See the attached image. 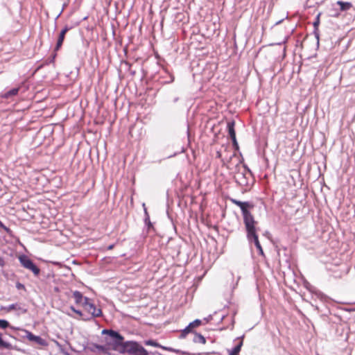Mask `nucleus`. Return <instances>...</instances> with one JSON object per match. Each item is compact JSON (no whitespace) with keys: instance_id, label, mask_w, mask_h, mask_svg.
Wrapping results in <instances>:
<instances>
[{"instance_id":"nucleus-1","label":"nucleus","mask_w":355,"mask_h":355,"mask_svg":"<svg viewBox=\"0 0 355 355\" xmlns=\"http://www.w3.org/2000/svg\"><path fill=\"white\" fill-rule=\"evenodd\" d=\"M234 172V179L238 184L241 187H245L250 186L252 173L250 170L245 165H241V162H239L235 166Z\"/></svg>"},{"instance_id":"nucleus-2","label":"nucleus","mask_w":355,"mask_h":355,"mask_svg":"<svg viewBox=\"0 0 355 355\" xmlns=\"http://www.w3.org/2000/svg\"><path fill=\"white\" fill-rule=\"evenodd\" d=\"M230 201L237 205L240 207L243 218V223L245 225V227H247L251 224L257 223V222L254 220V216L250 211V209H252L254 207V205L250 202H241L240 200H238L236 199L232 198L230 199Z\"/></svg>"},{"instance_id":"nucleus-3","label":"nucleus","mask_w":355,"mask_h":355,"mask_svg":"<svg viewBox=\"0 0 355 355\" xmlns=\"http://www.w3.org/2000/svg\"><path fill=\"white\" fill-rule=\"evenodd\" d=\"M121 346L123 352L130 355H148V352L137 342H123Z\"/></svg>"},{"instance_id":"nucleus-4","label":"nucleus","mask_w":355,"mask_h":355,"mask_svg":"<svg viewBox=\"0 0 355 355\" xmlns=\"http://www.w3.org/2000/svg\"><path fill=\"white\" fill-rule=\"evenodd\" d=\"M257 223L251 224L247 227H245L246 232H247V238L250 242H254L257 249L259 251V253L261 255H263V251L262 247L259 243L258 235L256 232L255 225Z\"/></svg>"},{"instance_id":"nucleus-5","label":"nucleus","mask_w":355,"mask_h":355,"mask_svg":"<svg viewBox=\"0 0 355 355\" xmlns=\"http://www.w3.org/2000/svg\"><path fill=\"white\" fill-rule=\"evenodd\" d=\"M82 306L85 310L90 315L88 317L90 319L98 318L102 315V311L101 309L96 307L94 303L88 297H85V302L82 303Z\"/></svg>"},{"instance_id":"nucleus-6","label":"nucleus","mask_w":355,"mask_h":355,"mask_svg":"<svg viewBox=\"0 0 355 355\" xmlns=\"http://www.w3.org/2000/svg\"><path fill=\"white\" fill-rule=\"evenodd\" d=\"M19 262L23 267L30 270L35 276H38L40 270V268L33 262V261L25 255L20 256Z\"/></svg>"},{"instance_id":"nucleus-7","label":"nucleus","mask_w":355,"mask_h":355,"mask_svg":"<svg viewBox=\"0 0 355 355\" xmlns=\"http://www.w3.org/2000/svg\"><path fill=\"white\" fill-rule=\"evenodd\" d=\"M24 332L26 334L24 337H26L28 340L35 342L41 346H46L47 345V342L46 341V340L43 339L40 336H35L27 330H25Z\"/></svg>"},{"instance_id":"nucleus-8","label":"nucleus","mask_w":355,"mask_h":355,"mask_svg":"<svg viewBox=\"0 0 355 355\" xmlns=\"http://www.w3.org/2000/svg\"><path fill=\"white\" fill-rule=\"evenodd\" d=\"M80 36L79 32L78 30L72 28L71 27H67V34H66V38L68 42H72L73 37Z\"/></svg>"},{"instance_id":"nucleus-9","label":"nucleus","mask_w":355,"mask_h":355,"mask_svg":"<svg viewBox=\"0 0 355 355\" xmlns=\"http://www.w3.org/2000/svg\"><path fill=\"white\" fill-rule=\"evenodd\" d=\"M109 336L114 339L118 345H122L123 343V337L119 332L114 330H110Z\"/></svg>"},{"instance_id":"nucleus-10","label":"nucleus","mask_w":355,"mask_h":355,"mask_svg":"<svg viewBox=\"0 0 355 355\" xmlns=\"http://www.w3.org/2000/svg\"><path fill=\"white\" fill-rule=\"evenodd\" d=\"M72 297L75 300V302L78 304H81L83 302H85V297L83 294L78 291H75L73 292Z\"/></svg>"},{"instance_id":"nucleus-11","label":"nucleus","mask_w":355,"mask_h":355,"mask_svg":"<svg viewBox=\"0 0 355 355\" xmlns=\"http://www.w3.org/2000/svg\"><path fill=\"white\" fill-rule=\"evenodd\" d=\"M5 310L7 311H11L12 310H18L20 311L22 313H25L27 311V309L22 308L20 305L18 304H12L8 305V306L4 308Z\"/></svg>"},{"instance_id":"nucleus-12","label":"nucleus","mask_w":355,"mask_h":355,"mask_svg":"<svg viewBox=\"0 0 355 355\" xmlns=\"http://www.w3.org/2000/svg\"><path fill=\"white\" fill-rule=\"evenodd\" d=\"M88 349L92 352H101L105 351V347L103 345L92 343L88 347Z\"/></svg>"},{"instance_id":"nucleus-13","label":"nucleus","mask_w":355,"mask_h":355,"mask_svg":"<svg viewBox=\"0 0 355 355\" xmlns=\"http://www.w3.org/2000/svg\"><path fill=\"white\" fill-rule=\"evenodd\" d=\"M337 4L340 6V10L341 11H347L352 7V4L350 2L338 1H337Z\"/></svg>"},{"instance_id":"nucleus-14","label":"nucleus","mask_w":355,"mask_h":355,"mask_svg":"<svg viewBox=\"0 0 355 355\" xmlns=\"http://www.w3.org/2000/svg\"><path fill=\"white\" fill-rule=\"evenodd\" d=\"M242 345H243V342L240 341L234 347H233L230 350H228V354L229 355H239V353L241 351Z\"/></svg>"},{"instance_id":"nucleus-15","label":"nucleus","mask_w":355,"mask_h":355,"mask_svg":"<svg viewBox=\"0 0 355 355\" xmlns=\"http://www.w3.org/2000/svg\"><path fill=\"white\" fill-rule=\"evenodd\" d=\"M66 34H67V26L62 29L60 33L56 44H62L64 40L66 37Z\"/></svg>"},{"instance_id":"nucleus-16","label":"nucleus","mask_w":355,"mask_h":355,"mask_svg":"<svg viewBox=\"0 0 355 355\" xmlns=\"http://www.w3.org/2000/svg\"><path fill=\"white\" fill-rule=\"evenodd\" d=\"M0 349H12V345L8 342H6L2 338V334L0 333Z\"/></svg>"},{"instance_id":"nucleus-17","label":"nucleus","mask_w":355,"mask_h":355,"mask_svg":"<svg viewBox=\"0 0 355 355\" xmlns=\"http://www.w3.org/2000/svg\"><path fill=\"white\" fill-rule=\"evenodd\" d=\"M227 128H228V132H229V135H230L231 139H234V137H236V133H235V130H234V121L229 122L227 123Z\"/></svg>"},{"instance_id":"nucleus-18","label":"nucleus","mask_w":355,"mask_h":355,"mask_svg":"<svg viewBox=\"0 0 355 355\" xmlns=\"http://www.w3.org/2000/svg\"><path fill=\"white\" fill-rule=\"evenodd\" d=\"M19 90V87L13 88L6 93L4 94L3 97L6 98H9L13 96H15L18 94Z\"/></svg>"},{"instance_id":"nucleus-19","label":"nucleus","mask_w":355,"mask_h":355,"mask_svg":"<svg viewBox=\"0 0 355 355\" xmlns=\"http://www.w3.org/2000/svg\"><path fill=\"white\" fill-rule=\"evenodd\" d=\"M193 340L194 343H202V344H205L206 343V340H205V337L199 334H195Z\"/></svg>"},{"instance_id":"nucleus-20","label":"nucleus","mask_w":355,"mask_h":355,"mask_svg":"<svg viewBox=\"0 0 355 355\" xmlns=\"http://www.w3.org/2000/svg\"><path fill=\"white\" fill-rule=\"evenodd\" d=\"M70 309L79 316L78 318H81L83 320H89V318H85V315L83 313V312L81 311L76 309L72 306L70 307Z\"/></svg>"},{"instance_id":"nucleus-21","label":"nucleus","mask_w":355,"mask_h":355,"mask_svg":"<svg viewBox=\"0 0 355 355\" xmlns=\"http://www.w3.org/2000/svg\"><path fill=\"white\" fill-rule=\"evenodd\" d=\"M161 348L164 350L175 352V354H185V352H184L180 349H173V348L169 347H165V346L162 345Z\"/></svg>"},{"instance_id":"nucleus-22","label":"nucleus","mask_w":355,"mask_h":355,"mask_svg":"<svg viewBox=\"0 0 355 355\" xmlns=\"http://www.w3.org/2000/svg\"><path fill=\"white\" fill-rule=\"evenodd\" d=\"M61 46L57 45L55 46V49L54 50V53L49 57L47 60V63H53L56 57V51L59 50Z\"/></svg>"},{"instance_id":"nucleus-23","label":"nucleus","mask_w":355,"mask_h":355,"mask_svg":"<svg viewBox=\"0 0 355 355\" xmlns=\"http://www.w3.org/2000/svg\"><path fill=\"white\" fill-rule=\"evenodd\" d=\"M192 332V328L188 325L181 333L180 338H184L186 337L187 334Z\"/></svg>"},{"instance_id":"nucleus-24","label":"nucleus","mask_w":355,"mask_h":355,"mask_svg":"<svg viewBox=\"0 0 355 355\" xmlns=\"http://www.w3.org/2000/svg\"><path fill=\"white\" fill-rule=\"evenodd\" d=\"M145 345L154 346V347H160V348L162 347V345L160 344L156 343L155 341H154L153 340H148L145 341Z\"/></svg>"},{"instance_id":"nucleus-25","label":"nucleus","mask_w":355,"mask_h":355,"mask_svg":"<svg viewBox=\"0 0 355 355\" xmlns=\"http://www.w3.org/2000/svg\"><path fill=\"white\" fill-rule=\"evenodd\" d=\"M202 322L199 319H196L194 321H193L192 322L189 323V326L193 329L195 327H197L198 326H200Z\"/></svg>"},{"instance_id":"nucleus-26","label":"nucleus","mask_w":355,"mask_h":355,"mask_svg":"<svg viewBox=\"0 0 355 355\" xmlns=\"http://www.w3.org/2000/svg\"><path fill=\"white\" fill-rule=\"evenodd\" d=\"M9 326V322L6 320H0V328L6 329Z\"/></svg>"},{"instance_id":"nucleus-27","label":"nucleus","mask_w":355,"mask_h":355,"mask_svg":"<svg viewBox=\"0 0 355 355\" xmlns=\"http://www.w3.org/2000/svg\"><path fill=\"white\" fill-rule=\"evenodd\" d=\"M0 227L2 229H3L7 233L10 232V230L8 227H7L6 225H4L1 220H0Z\"/></svg>"},{"instance_id":"nucleus-28","label":"nucleus","mask_w":355,"mask_h":355,"mask_svg":"<svg viewBox=\"0 0 355 355\" xmlns=\"http://www.w3.org/2000/svg\"><path fill=\"white\" fill-rule=\"evenodd\" d=\"M16 288H17V289H19V290H21V289H24H24H25V286H24V284H21V283H19V282H17V283L16 284Z\"/></svg>"},{"instance_id":"nucleus-29","label":"nucleus","mask_w":355,"mask_h":355,"mask_svg":"<svg viewBox=\"0 0 355 355\" xmlns=\"http://www.w3.org/2000/svg\"><path fill=\"white\" fill-rule=\"evenodd\" d=\"M232 140L234 146L236 147V149H238L239 148V145H238L236 137H234V139H232Z\"/></svg>"},{"instance_id":"nucleus-30","label":"nucleus","mask_w":355,"mask_h":355,"mask_svg":"<svg viewBox=\"0 0 355 355\" xmlns=\"http://www.w3.org/2000/svg\"><path fill=\"white\" fill-rule=\"evenodd\" d=\"M318 24H319V15L317 17L316 21L313 23V25H314V26H316L318 25Z\"/></svg>"},{"instance_id":"nucleus-31","label":"nucleus","mask_w":355,"mask_h":355,"mask_svg":"<svg viewBox=\"0 0 355 355\" xmlns=\"http://www.w3.org/2000/svg\"><path fill=\"white\" fill-rule=\"evenodd\" d=\"M109 333H110V330H108V329H104L102 331L103 334H107V335H109Z\"/></svg>"},{"instance_id":"nucleus-32","label":"nucleus","mask_w":355,"mask_h":355,"mask_svg":"<svg viewBox=\"0 0 355 355\" xmlns=\"http://www.w3.org/2000/svg\"><path fill=\"white\" fill-rule=\"evenodd\" d=\"M145 221H146V223L148 222V224L149 227L151 226V223H150V222L149 220V217L148 216H147V218L145 219Z\"/></svg>"},{"instance_id":"nucleus-33","label":"nucleus","mask_w":355,"mask_h":355,"mask_svg":"<svg viewBox=\"0 0 355 355\" xmlns=\"http://www.w3.org/2000/svg\"><path fill=\"white\" fill-rule=\"evenodd\" d=\"M286 42H287V40H284V41H283L282 42H277V43H276L275 44H278V45H280V44H285Z\"/></svg>"},{"instance_id":"nucleus-34","label":"nucleus","mask_w":355,"mask_h":355,"mask_svg":"<svg viewBox=\"0 0 355 355\" xmlns=\"http://www.w3.org/2000/svg\"><path fill=\"white\" fill-rule=\"evenodd\" d=\"M113 248H114V245H113V244H112V245H110L107 247V250H112V249H113Z\"/></svg>"},{"instance_id":"nucleus-35","label":"nucleus","mask_w":355,"mask_h":355,"mask_svg":"<svg viewBox=\"0 0 355 355\" xmlns=\"http://www.w3.org/2000/svg\"><path fill=\"white\" fill-rule=\"evenodd\" d=\"M128 45H125V46L124 49H123V51H124L125 52H126V51H128Z\"/></svg>"},{"instance_id":"nucleus-36","label":"nucleus","mask_w":355,"mask_h":355,"mask_svg":"<svg viewBox=\"0 0 355 355\" xmlns=\"http://www.w3.org/2000/svg\"><path fill=\"white\" fill-rule=\"evenodd\" d=\"M220 156H221L220 153V152H217V157H220Z\"/></svg>"},{"instance_id":"nucleus-37","label":"nucleus","mask_w":355,"mask_h":355,"mask_svg":"<svg viewBox=\"0 0 355 355\" xmlns=\"http://www.w3.org/2000/svg\"><path fill=\"white\" fill-rule=\"evenodd\" d=\"M67 314H68V315L73 317L71 314H70V313H67Z\"/></svg>"},{"instance_id":"nucleus-38","label":"nucleus","mask_w":355,"mask_h":355,"mask_svg":"<svg viewBox=\"0 0 355 355\" xmlns=\"http://www.w3.org/2000/svg\"><path fill=\"white\" fill-rule=\"evenodd\" d=\"M178 100V98H175L174 101L176 102Z\"/></svg>"},{"instance_id":"nucleus-39","label":"nucleus","mask_w":355,"mask_h":355,"mask_svg":"<svg viewBox=\"0 0 355 355\" xmlns=\"http://www.w3.org/2000/svg\"><path fill=\"white\" fill-rule=\"evenodd\" d=\"M67 355H69V354L67 353Z\"/></svg>"}]
</instances>
